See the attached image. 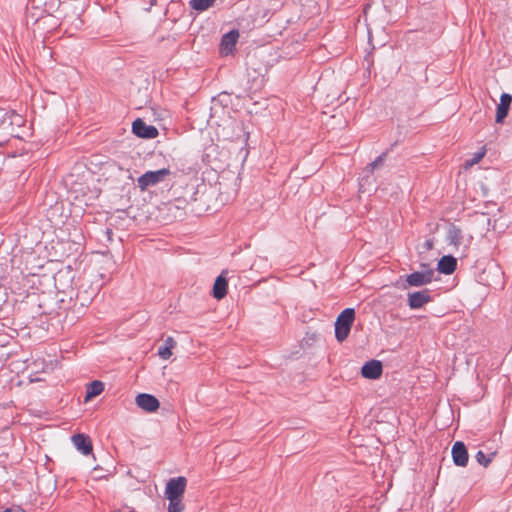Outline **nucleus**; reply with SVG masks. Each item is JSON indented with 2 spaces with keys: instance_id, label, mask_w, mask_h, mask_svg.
<instances>
[{
  "instance_id": "1",
  "label": "nucleus",
  "mask_w": 512,
  "mask_h": 512,
  "mask_svg": "<svg viewBox=\"0 0 512 512\" xmlns=\"http://www.w3.org/2000/svg\"><path fill=\"white\" fill-rule=\"evenodd\" d=\"M187 486V479L184 476L171 478L167 481L164 495L169 501L167 512H183V495Z\"/></svg>"
},
{
  "instance_id": "2",
  "label": "nucleus",
  "mask_w": 512,
  "mask_h": 512,
  "mask_svg": "<svg viewBox=\"0 0 512 512\" xmlns=\"http://www.w3.org/2000/svg\"><path fill=\"white\" fill-rule=\"evenodd\" d=\"M231 120V109L216 102L211 107L207 125L210 128L227 127L233 124Z\"/></svg>"
},
{
  "instance_id": "3",
  "label": "nucleus",
  "mask_w": 512,
  "mask_h": 512,
  "mask_svg": "<svg viewBox=\"0 0 512 512\" xmlns=\"http://www.w3.org/2000/svg\"><path fill=\"white\" fill-rule=\"evenodd\" d=\"M354 320L353 308H346L338 315L335 321V337L339 342H343L349 336Z\"/></svg>"
},
{
  "instance_id": "4",
  "label": "nucleus",
  "mask_w": 512,
  "mask_h": 512,
  "mask_svg": "<svg viewBox=\"0 0 512 512\" xmlns=\"http://www.w3.org/2000/svg\"><path fill=\"white\" fill-rule=\"evenodd\" d=\"M170 175L171 171L168 168H162L157 171H147L137 179V186L141 191H146L164 182Z\"/></svg>"
},
{
  "instance_id": "5",
  "label": "nucleus",
  "mask_w": 512,
  "mask_h": 512,
  "mask_svg": "<svg viewBox=\"0 0 512 512\" xmlns=\"http://www.w3.org/2000/svg\"><path fill=\"white\" fill-rule=\"evenodd\" d=\"M421 266L424 268L423 271L414 272L407 276L406 282L408 286L420 287L432 281L434 271L429 268V265L422 264Z\"/></svg>"
},
{
  "instance_id": "6",
  "label": "nucleus",
  "mask_w": 512,
  "mask_h": 512,
  "mask_svg": "<svg viewBox=\"0 0 512 512\" xmlns=\"http://www.w3.org/2000/svg\"><path fill=\"white\" fill-rule=\"evenodd\" d=\"M22 126H24V118L20 114L14 111H5L4 109H0V127L21 128Z\"/></svg>"
},
{
  "instance_id": "7",
  "label": "nucleus",
  "mask_w": 512,
  "mask_h": 512,
  "mask_svg": "<svg viewBox=\"0 0 512 512\" xmlns=\"http://www.w3.org/2000/svg\"><path fill=\"white\" fill-rule=\"evenodd\" d=\"M135 402L139 408L149 413L155 412L160 406L159 400L155 396L147 393L137 395Z\"/></svg>"
},
{
  "instance_id": "8",
  "label": "nucleus",
  "mask_w": 512,
  "mask_h": 512,
  "mask_svg": "<svg viewBox=\"0 0 512 512\" xmlns=\"http://www.w3.org/2000/svg\"><path fill=\"white\" fill-rule=\"evenodd\" d=\"M452 459L456 466L465 467L468 463L469 455L465 444L457 441L452 446Z\"/></svg>"
},
{
  "instance_id": "9",
  "label": "nucleus",
  "mask_w": 512,
  "mask_h": 512,
  "mask_svg": "<svg viewBox=\"0 0 512 512\" xmlns=\"http://www.w3.org/2000/svg\"><path fill=\"white\" fill-rule=\"evenodd\" d=\"M382 363L378 360H370L361 368V375L366 379H378L382 375Z\"/></svg>"
},
{
  "instance_id": "10",
  "label": "nucleus",
  "mask_w": 512,
  "mask_h": 512,
  "mask_svg": "<svg viewBox=\"0 0 512 512\" xmlns=\"http://www.w3.org/2000/svg\"><path fill=\"white\" fill-rule=\"evenodd\" d=\"M238 38L239 33L236 30L224 34L220 43V53L222 55H228L231 53L237 43Z\"/></svg>"
},
{
  "instance_id": "11",
  "label": "nucleus",
  "mask_w": 512,
  "mask_h": 512,
  "mask_svg": "<svg viewBox=\"0 0 512 512\" xmlns=\"http://www.w3.org/2000/svg\"><path fill=\"white\" fill-rule=\"evenodd\" d=\"M227 274H228V271L223 270L214 282L213 296L217 300L223 299L227 294V287H228V282H227V278H226Z\"/></svg>"
},
{
  "instance_id": "12",
  "label": "nucleus",
  "mask_w": 512,
  "mask_h": 512,
  "mask_svg": "<svg viewBox=\"0 0 512 512\" xmlns=\"http://www.w3.org/2000/svg\"><path fill=\"white\" fill-rule=\"evenodd\" d=\"M430 301L431 297L428 290L417 291L408 294V304L412 309L421 308Z\"/></svg>"
},
{
  "instance_id": "13",
  "label": "nucleus",
  "mask_w": 512,
  "mask_h": 512,
  "mask_svg": "<svg viewBox=\"0 0 512 512\" xmlns=\"http://www.w3.org/2000/svg\"><path fill=\"white\" fill-rule=\"evenodd\" d=\"M512 102V96L508 93H503L500 97V103L497 106L496 122L501 123L507 116L510 104Z\"/></svg>"
},
{
  "instance_id": "14",
  "label": "nucleus",
  "mask_w": 512,
  "mask_h": 512,
  "mask_svg": "<svg viewBox=\"0 0 512 512\" xmlns=\"http://www.w3.org/2000/svg\"><path fill=\"white\" fill-rule=\"evenodd\" d=\"M73 444L84 455H89L92 452L91 440L84 434H76L72 437Z\"/></svg>"
},
{
  "instance_id": "15",
  "label": "nucleus",
  "mask_w": 512,
  "mask_h": 512,
  "mask_svg": "<svg viewBox=\"0 0 512 512\" xmlns=\"http://www.w3.org/2000/svg\"><path fill=\"white\" fill-rule=\"evenodd\" d=\"M457 261L451 255L443 256L438 262V271L440 273L449 275L456 270Z\"/></svg>"
},
{
  "instance_id": "16",
  "label": "nucleus",
  "mask_w": 512,
  "mask_h": 512,
  "mask_svg": "<svg viewBox=\"0 0 512 512\" xmlns=\"http://www.w3.org/2000/svg\"><path fill=\"white\" fill-rule=\"evenodd\" d=\"M473 223L476 226L477 232L484 236L490 229L491 219L487 214L481 213L475 216Z\"/></svg>"
},
{
  "instance_id": "17",
  "label": "nucleus",
  "mask_w": 512,
  "mask_h": 512,
  "mask_svg": "<svg viewBox=\"0 0 512 512\" xmlns=\"http://www.w3.org/2000/svg\"><path fill=\"white\" fill-rule=\"evenodd\" d=\"M104 390V384L99 380H94L87 384L85 402L90 401L92 398L100 395Z\"/></svg>"
},
{
  "instance_id": "18",
  "label": "nucleus",
  "mask_w": 512,
  "mask_h": 512,
  "mask_svg": "<svg viewBox=\"0 0 512 512\" xmlns=\"http://www.w3.org/2000/svg\"><path fill=\"white\" fill-rule=\"evenodd\" d=\"M176 346V341L173 337L169 336L164 340L163 346L158 349L160 358L167 360L172 356V349Z\"/></svg>"
},
{
  "instance_id": "19",
  "label": "nucleus",
  "mask_w": 512,
  "mask_h": 512,
  "mask_svg": "<svg viewBox=\"0 0 512 512\" xmlns=\"http://www.w3.org/2000/svg\"><path fill=\"white\" fill-rule=\"evenodd\" d=\"M462 231L455 225H451L447 232V241L450 245L458 247L462 242Z\"/></svg>"
},
{
  "instance_id": "20",
  "label": "nucleus",
  "mask_w": 512,
  "mask_h": 512,
  "mask_svg": "<svg viewBox=\"0 0 512 512\" xmlns=\"http://www.w3.org/2000/svg\"><path fill=\"white\" fill-rule=\"evenodd\" d=\"M486 154V148L483 146L478 152L474 153L471 159H468L463 164L464 170H469L472 166L479 163Z\"/></svg>"
},
{
  "instance_id": "21",
  "label": "nucleus",
  "mask_w": 512,
  "mask_h": 512,
  "mask_svg": "<svg viewBox=\"0 0 512 512\" xmlns=\"http://www.w3.org/2000/svg\"><path fill=\"white\" fill-rule=\"evenodd\" d=\"M216 0H190L189 5L196 11H205L212 7Z\"/></svg>"
},
{
  "instance_id": "22",
  "label": "nucleus",
  "mask_w": 512,
  "mask_h": 512,
  "mask_svg": "<svg viewBox=\"0 0 512 512\" xmlns=\"http://www.w3.org/2000/svg\"><path fill=\"white\" fill-rule=\"evenodd\" d=\"M494 456L495 453H490L486 455L483 451L480 450L476 453L475 458L480 465L487 467L493 460Z\"/></svg>"
},
{
  "instance_id": "23",
  "label": "nucleus",
  "mask_w": 512,
  "mask_h": 512,
  "mask_svg": "<svg viewBox=\"0 0 512 512\" xmlns=\"http://www.w3.org/2000/svg\"><path fill=\"white\" fill-rule=\"evenodd\" d=\"M137 137L153 139L158 136V130H131Z\"/></svg>"
},
{
  "instance_id": "24",
  "label": "nucleus",
  "mask_w": 512,
  "mask_h": 512,
  "mask_svg": "<svg viewBox=\"0 0 512 512\" xmlns=\"http://www.w3.org/2000/svg\"><path fill=\"white\" fill-rule=\"evenodd\" d=\"M385 153H383L382 155L378 156L372 163L369 164L368 168L373 171L374 169L378 168L379 166H381L384 162V159H385Z\"/></svg>"
},
{
  "instance_id": "25",
  "label": "nucleus",
  "mask_w": 512,
  "mask_h": 512,
  "mask_svg": "<svg viewBox=\"0 0 512 512\" xmlns=\"http://www.w3.org/2000/svg\"><path fill=\"white\" fill-rule=\"evenodd\" d=\"M131 128H154L153 126H146L141 118H137L133 121Z\"/></svg>"
},
{
  "instance_id": "26",
  "label": "nucleus",
  "mask_w": 512,
  "mask_h": 512,
  "mask_svg": "<svg viewBox=\"0 0 512 512\" xmlns=\"http://www.w3.org/2000/svg\"><path fill=\"white\" fill-rule=\"evenodd\" d=\"M1 512H25V510L20 506H13V507L4 509Z\"/></svg>"
},
{
  "instance_id": "27",
  "label": "nucleus",
  "mask_w": 512,
  "mask_h": 512,
  "mask_svg": "<svg viewBox=\"0 0 512 512\" xmlns=\"http://www.w3.org/2000/svg\"><path fill=\"white\" fill-rule=\"evenodd\" d=\"M188 169L190 171L197 172L200 169V166L198 165V163H194L191 166H189Z\"/></svg>"
},
{
  "instance_id": "28",
  "label": "nucleus",
  "mask_w": 512,
  "mask_h": 512,
  "mask_svg": "<svg viewBox=\"0 0 512 512\" xmlns=\"http://www.w3.org/2000/svg\"><path fill=\"white\" fill-rule=\"evenodd\" d=\"M424 245H425L427 250H430V249L433 248V241L432 240H427Z\"/></svg>"
},
{
  "instance_id": "29",
  "label": "nucleus",
  "mask_w": 512,
  "mask_h": 512,
  "mask_svg": "<svg viewBox=\"0 0 512 512\" xmlns=\"http://www.w3.org/2000/svg\"><path fill=\"white\" fill-rule=\"evenodd\" d=\"M155 2H156V0H151V3H152V4H155Z\"/></svg>"
}]
</instances>
